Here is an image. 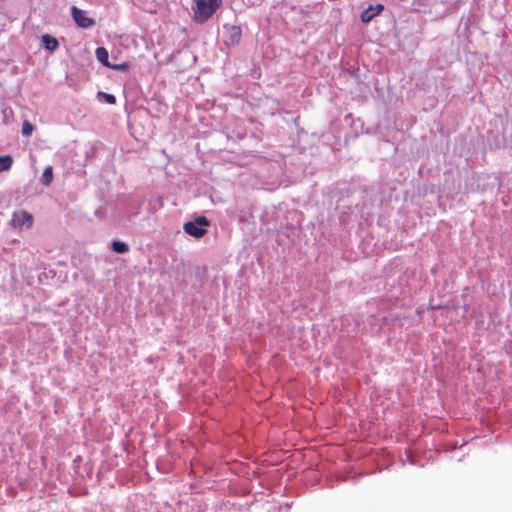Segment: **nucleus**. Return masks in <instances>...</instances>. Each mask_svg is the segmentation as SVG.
I'll return each instance as SVG.
<instances>
[{"label":"nucleus","mask_w":512,"mask_h":512,"mask_svg":"<svg viewBox=\"0 0 512 512\" xmlns=\"http://www.w3.org/2000/svg\"><path fill=\"white\" fill-rule=\"evenodd\" d=\"M221 5L222 0H195V6L192 8L194 22L198 24L207 22Z\"/></svg>","instance_id":"obj_1"},{"label":"nucleus","mask_w":512,"mask_h":512,"mask_svg":"<svg viewBox=\"0 0 512 512\" xmlns=\"http://www.w3.org/2000/svg\"><path fill=\"white\" fill-rule=\"evenodd\" d=\"M210 225L209 220L205 216H198L194 221H190L184 224V232L194 238H202L206 232L207 227Z\"/></svg>","instance_id":"obj_2"},{"label":"nucleus","mask_w":512,"mask_h":512,"mask_svg":"<svg viewBox=\"0 0 512 512\" xmlns=\"http://www.w3.org/2000/svg\"><path fill=\"white\" fill-rule=\"evenodd\" d=\"M9 225L13 229L21 230L23 228L30 229L34 225V217L26 210L14 211L9 221Z\"/></svg>","instance_id":"obj_3"},{"label":"nucleus","mask_w":512,"mask_h":512,"mask_svg":"<svg viewBox=\"0 0 512 512\" xmlns=\"http://www.w3.org/2000/svg\"><path fill=\"white\" fill-rule=\"evenodd\" d=\"M71 14L73 20L80 28L86 29L95 25V20L88 17L86 11L79 9L76 6L71 8Z\"/></svg>","instance_id":"obj_4"},{"label":"nucleus","mask_w":512,"mask_h":512,"mask_svg":"<svg viewBox=\"0 0 512 512\" xmlns=\"http://www.w3.org/2000/svg\"><path fill=\"white\" fill-rule=\"evenodd\" d=\"M384 9L382 4H376L374 6H369L365 9L361 14V21L363 23L370 22L376 15L380 14Z\"/></svg>","instance_id":"obj_5"},{"label":"nucleus","mask_w":512,"mask_h":512,"mask_svg":"<svg viewBox=\"0 0 512 512\" xmlns=\"http://www.w3.org/2000/svg\"><path fill=\"white\" fill-rule=\"evenodd\" d=\"M41 43L44 48L50 52H54L59 47L58 40L49 34H45L41 37Z\"/></svg>","instance_id":"obj_6"},{"label":"nucleus","mask_w":512,"mask_h":512,"mask_svg":"<svg viewBox=\"0 0 512 512\" xmlns=\"http://www.w3.org/2000/svg\"><path fill=\"white\" fill-rule=\"evenodd\" d=\"M228 34V40L232 45H235L239 43L241 36H242V30L239 26L233 25L228 28L227 30Z\"/></svg>","instance_id":"obj_7"},{"label":"nucleus","mask_w":512,"mask_h":512,"mask_svg":"<svg viewBox=\"0 0 512 512\" xmlns=\"http://www.w3.org/2000/svg\"><path fill=\"white\" fill-rule=\"evenodd\" d=\"M95 54L100 63L106 67H111V63L109 62V54L106 48L98 47L95 51Z\"/></svg>","instance_id":"obj_8"},{"label":"nucleus","mask_w":512,"mask_h":512,"mask_svg":"<svg viewBox=\"0 0 512 512\" xmlns=\"http://www.w3.org/2000/svg\"><path fill=\"white\" fill-rule=\"evenodd\" d=\"M52 180H53V168L51 166H48L43 171L40 181L43 185L49 186L51 184Z\"/></svg>","instance_id":"obj_9"},{"label":"nucleus","mask_w":512,"mask_h":512,"mask_svg":"<svg viewBox=\"0 0 512 512\" xmlns=\"http://www.w3.org/2000/svg\"><path fill=\"white\" fill-rule=\"evenodd\" d=\"M13 159L9 155L0 156V172L9 170L12 166Z\"/></svg>","instance_id":"obj_10"},{"label":"nucleus","mask_w":512,"mask_h":512,"mask_svg":"<svg viewBox=\"0 0 512 512\" xmlns=\"http://www.w3.org/2000/svg\"><path fill=\"white\" fill-rule=\"evenodd\" d=\"M112 248L115 252L120 253V254L126 253L129 250L128 245L121 241H114L112 243Z\"/></svg>","instance_id":"obj_11"},{"label":"nucleus","mask_w":512,"mask_h":512,"mask_svg":"<svg viewBox=\"0 0 512 512\" xmlns=\"http://www.w3.org/2000/svg\"><path fill=\"white\" fill-rule=\"evenodd\" d=\"M33 130H34V126H33L31 123H29V122H27V121H25V122L23 123L22 133H23L24 135H31V134H32V132H33Z\"/></svg>","instance_id":"obj_12"},{"label":"nucleus","mask_w":512,"mask_h":512,"mask_svg":"<svg viewBox=\"0 0 512 512\" xmlns=\"http://www.w3.org/2000/svg\"><path fill=\"white\" fill-rule=\"evenodd\" d=\"M129 66L130 65L128 62H123L120 64H111L110 68L117 70V71H126V70H128Z\"/></svg>","instance_id":"obj_13"},{"label":"nucleus","mask_w":512,"mask_h":512,"mask_svg":"<svg viewBox=\"0 0 512 512\" xmlns=\"http://www.w3.org/2000/svg\"><path fill=\"white\" fill-rule=\"evenodd\" d=\"M104 97H105V100L109 103V104H115L116 103V98L114 95L112 94H107V93H104L103 94Z\"/></svg>","instance_id":"obj_14"}]
</instances>
